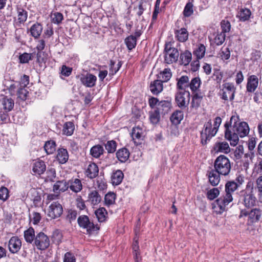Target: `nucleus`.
I'll use <instances>...</instances> for the list:
<instances>
[{"label": "nucleus", "mask_w": 262, "mask_h": 262, "mask_svg": "<svg viewBox=\"0 0 262 262\" xmlns=\"http://www.w3.org/2000/svg\"><path fill=\"white\" fill-rule=\"evenodd\" d=\"M238 187L233 181H228L225 185L226 194L217 199L213 204V209L217 214H222L226 210V206L233 201L232 193Z\"/></svg>", "instance_id": "nucleus-1"}, {"label": "nucleus", "mask_w": 262, "mask_h": 262, "mask_svg": "<svg viewBox=\"0 0 262 262\" xmlns=\"http://www.w3.org/2000/svg\"><path fill=\"white\" fill-rule=\"evenodd\" d=\"M257 203V199L254 194L253 182L249 181L246 184V188L239 193L238 204L250 209L256 206Z\"/></svg>", "instance_id": "nucleus-2"}, {"label": "nucleus", "mask_w": 262, "mask_h": 262, "mask_svg": "<svg viewBox=\"0 0 262 262\" xmlns=\"http://www.w3.org/2000/svg\"><path fill=\"white\" fill-rule=\"evenodd\" d=\"M178 43L171 40L165 44V63L171 64L176 62L180 54L177 48Z\"/></svg>", "instance_id": "nucleus-3"}, {"label": "nucleus", "mask_w": 262, "mask_h": 262, "mask_svg": "<svg viewBox=\"0 0 262 262\" xmlns=\"http://www.w3.org/2000/svg\"><path fill=\"white\" fill-rule=\"evenodd\" d=\"M214 168L221 175L227 176L231 171L230 161L225 156L220 155L216 158L214 161Z\"/></svg>", "instance_id": "nucleus-4"}, {"label": "nucleus", "mask_w": 262, "mask_h": 262, "mask_svg": "<svg viewBox=\"0 0 262 262\" xmlns=\"http://www.w3.org/2000/svg\"><path fill=\"white\" fill-rule=\"evenodd\" d=\"M225 128V138L230 142L231 146H235L237 144L239 138L236 134L235 128L233 123L231 122V119L224 124Z\"/></svg>", "instance_id": "nucleus-5"}, {"label": "nucleus", "mask_w": 262, "mask_h": 262, "mask_svg": "<svg viewBox=\"0 0 262 262\" xmlns=\"http://www.w3.org/2000/svg\"><path fill=\"white\" fill-rule=\"evenodd\" d=\"M231 122L234 123V127L235 128L238 138L239 137H244L249 134V128L248 124L245 122H239L237 116H232L231 117Z\"/></svg>", "instance_id": "nucleus-6"}, {"label": "nucleus", "mask_w": 262, "mask_h": 262, "mask_svg": "<svg viewBox=\"0 0 262 262\" xmlns=\"http://www.w3.org/2000/svg\"><path fill=\"white\" fill-rule=\"evenodd\" d=\"M217 132L212 127L211 120L206 123L204 125V129L201 134L202 143L205 145L210 141L212 137H214Z\"/></svg>", "instance_id": "nucleus-7"}, {"label": "nucleus", "mask_w": 262, "mask_h": 262, "mask_svg": "<svg viewBox=\"0 0 262 262\" xmlns=\"http://www.w3.org/2000/svg\"><path fill=\"white\" fill-rule=\"evenodd\" d=\"M222 93L220 94L222 99L232 101L234 98L236 88L232 83L226 82L222 85Z\"/></svg>", "instance_id": "nucleus-8"}, {"label": "nucleus", "mask_w": 262, "mask_h": 262, "mask_svg": "<svg viewBox=\"0 0 262 262\" xmlns=\"http://www.w3.org/2000/svg\"><path fill=\"white\" fill-rule=\"evenodd\" d=\"M34 244L37 249L44 250L49 247L50 241L46 234L40 232L36 235Z\"/></svg>", "instance_id": "nucleus-9"}, {"label": "nucleus", "mask_w": 262, "mask_h": 262, "mask_svg": "<svg viewBox=\"0 0 262 262\" xmlns=\"http://www.w3.org/2000/svg\"><path fill=\"white\" fill-rule=\"evenodd\" d=\"M78 223L80 227L86 230L89 233L99 230V227L90 222L89 218L86 215H81L78 219Z\"/></svg>", "instance_id": "nucleus-10"}, {"label": "nucleus", "mask_w": 262, "mask_h": 262, "mask_svg": "<svg viewBox=\"0 0 262 262\" xmlns=\"http://www.w3.org/2000/svg\"><path fill=\"white\" fill-rule=\"evenodd\" d=\"M175 100L179 107L181 108L186 107L189 104L190 100L189 92L185 91L178 93L176 95Z\"/></svg>", "instance_id": "nucleus-11"}, {"label": "nucleus", "mask_w": 262, "mask_h": 262, "mask_svg": "<svg viewBox=\"0 0 262 262\" xmlns=\"http://www.w3.org/2000/svg\"><path fill=\"white\" fill-rule=\"evenodd\" d=\"M63 212L61 205L57 202H54L49 206L48 210V215L51 219L59 217Z\"/></svg>", "instance_id": "nucleus-12"}, {"label": "nucleus", "mask_w": 262, "mask_h": 262, "mask_svg": "<svg viewBox=\"0 0 262 262\" xmlns=\"http://www.w3.org/2000/svg\"><path fill=\"white\" fill-rule=\"evenodd\" d=\"M77 77H79L81 83L87 88H92L96 84L97 77L92 74H82L81 76H77Z\"/></svg>", "instance_id": "nucleus-13"}, {"label": "nucleus", "mask_w": 262, "mask_h": 262, "mask_svg": "<svg viewBox=\"0 0 262 262\" xmlns=\"http://www.w3.org/2000/svg\"><path fill=\"white\" fill-rule=\"evenodd\" d=\"M21 247V241L17 236H12L8 242V249L13 254L17 253Z\"/></svg>", "instance_id": "nucleus-14"}, {"label": "nucleus", "mask_w": 262, "mask_h": 262, "mask_svg": "<svg viewBox=\"0 0 262 262\" xmlns=\"http://www.w3.org/2000/svg\"><path fill=\"white\" fill-rule=\"evenodd\" d=\"M164 111V103L161 101L158 104L156 110L150 113V120L152 124H157L160 120V114Z\"/></svg>", "instance_id": "nucleus-15"}, {"label": "nucleus", "mask_w": 262, "mask_h": 262, "mask_svg": "<svg viewBox=\"0 0 262 262\" xmlns=\"http://www.w3.org/2000/svg\"><path fill=\"white\" fill-rule=\"evenodd\" d=\"M143 134V129L139 126L133 128L131 136L136 144L138 145L141 143V141H142L144 138Z\"/></svg>", "instance_id": "nucleus-16"}, {"label": "nucleus", "mask_w": 262, "mask_h": 262, "mask_svg": "<svg viewBox=\"0 0 262 262\" xmlns=\"http://www.w3.org/2000/svg\"><path fill=\"white\" fill-rule=\"evenodd\" d=\"M46 170V165L43 161L38 160L33 163L32 171L34 174L40 175L44 173Z\"/></svg>", "instance_id": "nucleus-17"}, {"label": "nucleus", "mask_w": 262, "mask_h": 262, "mask_svg": "<svg viewBox=\"0 0 262 262\" xmlns=\"http://www.w3.org/2000/svg\"><path fill=\"white\" fill-rule=\"evenodd\" d=\"M213 149L215 152L228 154L230 151L229 145L226 141L216 142L214 145Z\"/></svg>", "instance_id": "nucleus-18"}, {"label": "nucleus", "mask_w": 262, "mask_h": 262, "mask_svg": "<svg viewBox=\"0 0 262 262\" xmlns=\"http://www.w3.org/2000/svg\"><path fill=\"white\" fill-rule=\"evenodd\" d=\"M258 79L255 75H251L248 78L246 85L247 90L249 92H254L258 86Z\"/></svg>", "instance_id": "nucleus-19"}, {"label": "nucleus", "mask_w": 262, "mask_h": 262, "mask_svg": "<svg viewBox=\"0 0 262 262\" xmlns=\"http://www.w3.org/2000/svg\"><path fill=\"white\" fill-rule=\"evenodd\" d=\"M247 215H249L250 218L252 219L253 221H258L261 216L260 210L259 209L257 208L251 209L250 212L242 210L241 212L239 217L247 216Z\"/></svg>", "instance_id": "nucleus-20"}, {"label": "nucleus", "mask_w": 262, "mask_h": 262, "mask_svg": "<svg viewBox=\"0 0 262 262\" xmlns=\"http://www.w3.org/2000/svg\"><path fill=\"white\" fill-rule=\"evenodd\" d=\"M220 173L215 169L208 172V177L210 184L212 186H216L220 181Z\"/></svg>", "instance_id": "nucleus-21"}, {"label": "nucleus", "mask_w": 262, "mask_h": 262, "mask_svg": "<svg viewBox=\"0 0 262 262\" xmlns=\"http://www.w3.org/2000/svg\"><path fill=\"white\" fill-rule=\"evenodd\" d=\"M69 188L72 191L78 193L82 189V184L80 180L74 179L69 181Z\"/></svg>", "instance_id": "nucleus-22"}, {"label": "nucleus", "mask_w": 262, "mask_h": 262, "mask_svg": "<svg viewBox=\"0 0 262 262\" xmlns=\"http://www.w3.org/2000/svg\"><path fill=\"white\" fill-rule=\"evenodd\" d=\"M101 201V197L98 192L96 190L91 191L88 195V202L92 205H98Z\"/></svg>", "instance_id": "nucleus-23"}, {"label": "nucleus", "mask_w": 262, "mask_h": 262, "mask_svg": "<svg viewBox=\"0 0 262 262\" xmlns=\"http://www.w3.org/2000/svg\"><path fill=\"white\" fill-rule=\"evenodd\" d=\"M69 188V181L63 180L58 181L53 186V191L55 192H64Z\"/></svg>", "instance_id": "nucleus-24"}, {"label": "nucleus", "mask_w": 262, "mask_h": 262, "mask_svg": "<svg viewBox=\"0 0 262 262\" xmlns=\"http://www.w3.org/2000/svg\"><path fill=\"white\" fill-rule=\"evenodd\" d=\"M90 155L94 158H99L104 152L103 147L97 144L93 146L90 149Z\"/></svg>", "instance_id": "nucleus-25"}, {"label": "nucleus", "mask_w": 262, "mask_h": 262, "mask_svg": "<svg viewBox=\"0 0 262 262\" xmlns=\"http://www.w3.org/2000/svg\"><path fill=\"white\" fill-rule=\"evenodd\" d=\"M99 169L97 165L92 163L89 164L86 170V175L90 179H93L96 177L98 174Z\"/></svg>", "instance_id": "nucleus-26"}, {"label": "nucleus", "mask_w": 262, "mask_h": 262, "mask_svg": "<svg viewBox=\"0 0 262 262\" xmlns=\"http://www.w3.org/2000/svg\"><path fill=\"white\" fill-rule=\"evenodd\" d=\"M163 90V81L156 80L150 83V90L153 94H158Z\"/></svg>", "instance_id": "nucleus-27"}, {"label": "nucleus", "mask_w": 262, "mask_h": 262, "mask_svg": "<svg viewBox=\"0 0 262 262\" xmlns=\"http://www.w3.org/2000/svg\"><path fill=\"white\" fill-rule=\"evenodd\" d=\"M116 157L121 162H126L129 157V152L126 148H122L116 152Z\"/></svg>", "instance_id": "nucleus-28"}, {"label": "nucleus", "mask_w": 262, "mask_h": 262, "mask_svg": "<svg viewBox=\"0 0 262 262\" xmlns=\"http://www.w3.org/2000/svg\"><path fill=\"white\" fill-rule=\"evenodd\" d=\"M174 33L177 39L180 42H184L188 39V33L184 28L176 30Z\"/></svg>", "instance_id": "nucleus-29"}, {"label": "nucleus", "mask_w": 262, "mask_h": 262, "mask_svg": "<svg viewBox=\"0 0 262 262\" xmlns=\"http://www.w3.org/2000/svg\"><path fill=\"white\" fill-rule=\"evenodd\" d=\"M184 114L181 111L174 112L170 116V119L172 124L178 125L183 119Z\"/></svg>", "instance_id": "nucleus-30"}, {"label": "nucleus", "mask_w": 262, "mask_h": 262, "mask_svg": "<svg viewBox=\"0 0 262 262\" xmlns=\"http://www.w3.org/2000/svg\"><path fill=\"white\" fill-rule=\"evenodd\" d=\"M179 56L181 64L185 66L188 65L192 59V54L191 52L187 50L182 53H181Z\"/></svg>", "instance_id": "nucleus-31"}, {"label": "nucleus", "mask_w": 262, "mask_h": 262, "mask_svg": "<svg viewBox=\"0 0 262 262\" xmlns=\"http://www.w3.org/2000/svg\"><path fill=\"white\" fill-rule=\"evenodd\" d=\"M123 173L120 170H117L112 173L111 180L113 185H118L120 184L123 178Z\"/></svg>", "instance_id": "nucleus-32"}, {"label": "nucleus", "mask_w": 262, "mask_h": 262, "mask_svg": "<svg viewBox=\"0 0 262 262\" xmlns=\"http://www.w3.org/2000/svg\"><path fill=\"white\" fill-rule=\"evenodd\" d=\"M56 158L60 163H65L69 159L67 150L64 148H59L57 151Z\"/></svg>", "instance_id": "nucleus-33"}, {"label": "nucleus", "mask_w": 262, "mask_h": 262, "mask_svg": "<svg viewBox=\"0 0 262 262\" xmlns=\"http://www.w3.org/2000/svg\"><path fill=\"white\" fill-rule=\"evenodd\" d=\"M31 35L35 38H38L41 34L42 31V26L36 23L31 26L30 29Z\"/></svg>", "instance_id": "nucleus-34"}, {"label": "nucleus", "mask_w": 262, "mask_h": 262, "mask_svg": "<svg viewBox=\"0 0 262 262\" xmlns=\"http://www.w3.org/2000/svg\"><path fill=\"white\" fill-rule=\"evenodd\" d=\"M189 77L187 76H182L178 80L177 88L180 90H185L189 87Z\"/></svg>", "instance_id": "nucleus-35"}, {"label": "nucleus", "mask_w": 262, "mask_h": 262, "mask_svg": "<svg viewBox=\"0 0 262 262\" xmlns=\"http://www.w3.org/2000/svg\"><path fill=\"white\" fill-rule=\"evenodd\" d=\"M35 236L34 230L32 227H30L24 231V238L25 241L28 243L31 244L33 242H34Z\"/></svg>", "instance_id": "nucleus-36"}, {"label": "nucleus", "mask_w": 262, "mask_h": 262, "mask_svg": "<svg viewBox=\"0 0 262 262\" xmlns=\"http://www.w3.org/2000/svg\"><path fill=\"white\" fill-rule=\"evenodd\" d=\"M74 129V123L71 121L67 122L63 125L62 133L66 136H71L73 134Z\"/></svg>", "instance_id": "nucleus-37"}, {"label": "nucleus", "mask_w": 262, "mask_h": 262, "mask_svg": "<svg viewBox=\"0 0 262 262\" xmlns=\"http://www.w3.org/2000/svg\"><path fill=\"white\" fill-rule=\"evenodd\" d=\"M27 197L35 203H37L40 200V196L37 190L34 188H31L29 190L27 193Z\"/></svg>", "instance_id": "nucleus-38"}, {"label": "nucleus", "mask_w": 262, "mask_h": 262, "mask_svg": "<svg viewBox=\"0 0 262 262\" xmlns=\"http://www.w3.org/2000/svg\"><path fill=\"white\" fill-rule=\"evenodd\" d=\"M17 20L19 23H23L27 20L28 17L27 12L23 8L17 6Z\"/></svg>", "instance_id": "nucleus-39"}, {"label": "nucleus", "mask_w": 262, "mask_h": 262, "mask_svg": "<svg viewBox=\"0 0 262 262\" xmlns=\"http://www.w3.org/2000/svg\"><path fill=\"white\" fill-rule=\"evenodd\" d=\"M95 214L99 222H103L106 219L107 212L104 207H101L95 211Z\"/></svg>", "instance_id": "nucleus-40"}, {"label": "nucleus", "mask_w": 262, "mask_h": 262, "mask_svg": "<svg viewBox=\"0 0 262 262\" xmlns=\"http://www.w3.org/2000/svg\"><path fill=\"white\" fill-rule=\"evenodd\" d=\"M205 52V46L203 44L200 43L198 45L196 49L193 51V54L196 56L198 59H200L204 57Z\"/></svg>", "instance_id": "nucleus-41"}, {"label": "nucleus", "mask_w": 262, "mask_h": 262, "mask_svg": "<svg viewBox=\"0 0 262 262\" xmlns=\"http://www.w3.org/2000/svg\"><path fill=\"white\" fill-rule=\"evenodd\" d=\"M2 104L3 108L6 112L11 111L14 107V101L11 98L4 97L3 99Z\"/></svg>", "instance_id": "nucleus-42"}, {"label": "nucleus", "mask_w": 262, "mask_h": 262, "mask_svg": "<svg viewBox=\"0 0 262 262\" xmlns=\"http://www.w3.org/2000/svg\"><path fill=\"white\" fill-rule=\"evenodd\" d=\"M44 149L47 154H52L56 150V143L53 140L47 141L44 145Z\"/></svg>", "instance_id": "nucleus-43"}, {"label": "nucleus", "mask_w": 262, "mask_h": 262, "mask_svg": "<svg viewBox=\"0 0 262 262\" xmlns=\"http://www.w3.org/2000/svg\"><path fill=\"white\" fill-rule=\"evenodd\" d=\"M251 14L249 9H242L238 13L237 17L241 21H245L249 19Z\"/></svg>", "instance_id": "nucleus-44"}, {"label": "nucleus", "mask_w": 262, "mask_h": 262, "mask_svg": "<svg viewBox=\"0 0 262 262\" xmlns=\"http://www.w3.org/2000/svg\"><path fill=\"white\" fill-rule=\"evenodd\" d=\"M201 81L199 77H195L192 79L189 83V87L192 92H196L200 87Z\"/></svg>", "instance_id": "nucleus-45"}, {"label": "nucleus", "mask_w": 262, "mask_h": 262, "mask_svg": "<svg viewBox=\"0 0 262 262\" xmlns=\"http://www.w3.org/2000/svg\"><path fill=\"white\" fill-rule=\"evenodd\" d=\"M125 43L129 50L134 49L137 44L136 37L133 35H130L125 39Z\"/></svg>", "instance_id": "nucleus-46"}, {"label": "nucleus", "mask_w": 262, "mask_h": 262, "mask_svg": "<svg viewBox=\"0 0 262 262\" xmlns=\"http://www.w3.org/2000/svg\"><path fill=\"white\" fill-rule=\"evenodd\" d=\"M136 239V238H135ZM133 249L134 252V257L135 260V262H139L141 257H140V254L138 252V250L139 249V247L138 246V242L136 239H135V241L133 245Z\"/></svg>", "instance_id": "nucleus-47"}, {"label": "nucleus", "mask_w": 262, "mask_h": 262, "mask_svg": "<svg viewBox=\"0 0 262 262\" xmlns=\"http://www.w3.org/2000/svg\"><path fill=\"white\" fill-rule=\"evenodd\" d=\"M202 98L201 95L198 93L195 94L192 99L191 107L198 108L200 105Z\"/></svg>", "instance_id": "nucleus-48"}, {"label": "nucleus", "mask_w": 262, "mask_h": 262, "mask_svg": "<svg viewBox=\"0 0 262 262\" xmlns=\"http://www.w3.org/2000/svg\"><path fill=\"white\" fill-rule=\"evenodd\" d=\"M116 199V195L113 192L107 193L104 198L105 204L106 205H111L115 203Z\"/></svg>", "instance_id": "nucleus-49"}, {"label": "nucleus", "mask_w": 262, "mask_h": 262, "mask_svg": "<svg viewBox=\"0 0 262 262\" xmlns=\"http://www.w3.org/2000/svg\"><path fill=\"white\" fill-rule=\"evenodd\" d=\"M219 54L222 60H228L230 57V51L227 47H222Z\"/></svg>", "instance_id": "nucleus-50"}, {"label": "nucleus", "mask_w": 262, "mask_h": 262, "mask_svg": "<svg viewBox=\"0 0 262 262\" xmlns=\"http://www.w3.org/2000/svg\"><path fill=\"white\" fill-rule=\"evenodd\" d=\"M117 143L114 140L108 141L105 144V147L108 153H113L116 151Z\"/></svg>", "instance_id": "nucleus-51"}, {"label": "nucleus", "mask_w": 262, "mask_h": 262, "mask_svg": "<svg viewBox=\"0 0 262 262\" xmlns=\"http://www.w3.org/2000/svg\"><path fill=\"white\" fill-rule=\"evenodd\" d=\"M226 35L224 32H220L217 33L214 38V43L217 46H220L222 45L225 41Z\"/></svg>", "instance_id": "nucleus-52"}, {"label": "nucleus", "mask_w": 262, "mask_h": 262, "mask_svg": "<svg viewBox=\"0 0 262 262\" xmlns=\"http://www.w3.org/2000/svg\"><path fill=\"white\" fill-rule=\"evenodd\" d=\"M33 58V54H29L27 53H24L19 56L20 62L21 63H28L29 60H32Z\"/></svg>", "instance_id": "nucleus-53"}, {"label": "nucleus", "mask_w": 262, "mask_h": 262, "mask_svg": "<svg viewBox=\"0 0 262 262\" xmlns=\"http://www.w3.org/2000/svg\"><path fill=\"white\" fill-rule=\"evenodd\" d=\"M28 94V91L25 89V87H20L17 93V97L21 100H25Z\"/></svg>", "instance_id": "nucleus-54"}, {"label": "nucleus", "mask_w": 262, "mask_h": 262, "mask_svg": "<svg viewBox=\"0 0 262 262\" xmlns=\"http://www.w3.org/2000/svg\"><path fill=\"white\" fill-rule=\"evenodd\" d=\"M193 12V4L192 3L188 2V3H187L184 8V10L183 11V14L186 17H189L190 15H191Z\"/></svg>", "instance_id": "nucleus-55"}, {"label": "nucleus", "mask_w": 262, "mask_h": 262, "mask_svg": "<svg viewBox=\"0 0 262 262\" xmlns=\"http://www.w3.org/2000/svg\"><path fill=\"white\" fill-rule=\"evenodd\" d=\"M220 193L219 190L216 188H214L207 192V195L208 199L212 200L216 198Z\"/></svg>", "instance_id": "nucleus-56"}, {"label": "nucleus", "mask_w": 262, "mask_h": 262, "mask_svg": "<svg viewBox=\"0 0 262 262\" xmlns=\"http://www.w3.org/2000/svg\"><path fill=\"white\" fill-rule=\"evenodd\" d=\"M221 27L222 30L221 32H224V34L230 31L231 24L227 20H223L221 23Z\"/></svg>", "instance_id": "nucleus-57"}, {"label": "nucleus", "mask_w": 262, "mask_h": 262, "mask_svg": "<svg viewBox=\"0 0 262 262\" xmlns=\"http://www.w3.org/2000/svg\"><path fill=\"white\" fill-rule=\"evenodd\" d=\"M9 198V190L6 187L2 186L0 188V200L5 201Z\"/></svg>", "instance_id": "nucleus-58"}, {"label": "nucleus", "mask_w": 262, "mask_h": 262, "mask_svg": "<svg viewBox=\"0 0 262 262\" xmlns=\"http://www.w3.org/2000/svg\"><path fill=\"white\" fill-rule=\"evenodd\" d=\"M63 15L59 12H55L52 15V22L54 24H59L63 20Z\"/></svg>", "instance_id": "nucleus-59"}, {"label": "nucleus", "mask_w": 262, "mask_h": 262, "mask_svg": "<svg viewBox=\"0 0 262 262\" xmlns=\"http://www.w3.org/2000/svg\"><path fill=\"white\" fill-rule=\"evenodd\" d=\"M244 155V148L243 146L237 147L234 152V157L236 160L241 159Z\"/></svg>", "instance_id": "nucleus-60"}, {"label": "nucleus", "mask_w": 262, "mask_h": 262, "mask_svg": "<svg viewBox=\"0 0 262 262\" xmlns=\"http://www.w3.org/2000/svg\"><path fill=\"white\" fill-rule=\"evenodd\" d=\"M161 3V0H157L155 6V9L153 12L152 19L153 20H155L157 18V16L158 14L159 13L161 9L160 8V4Z\"/></svg>", "instance_id": "nucleus-61"}, {"label": "nucleus", "mask_w": 262, "mask_h": 262, "mask_svg": "<svg viewBox=\"0 0 262 262\" xmlns=\"http://www.w3.org/2000/svg\"><path fill=\"white\" fill-rule=\"evenodd\" d=\"M63 262H76V258L73 253L68 252L64 254Z\"/></svg>", "instance_id": "nucleus-62"}, {"label": "nucleus", "mask_w": 262, "mask_h": 262, "mask_svg": "<svg viewBox=\"0 0 262 262\" xmlns=\"http://www.w3.org/2000/svg\"><path fill=\"white\" fill-rule=\"evenodd\" d=\"M122 66L121 61H119L116 66L115 65V63L113 61H111V68L110 71L112 74H116L117 72L119 70Z\"/></svg>", "instance_id": "nucleus-63"}, {"label": "nucleus", "mask_w": 262, "mask_h": 262, "mask_svg": "<svg viewBox=\"0 0 262 262\" xmlns=\"http://www.w3.org/2000/svg\"><path fill=\"white\" fill-rule=\"evenodd\" d=\"M77 207L79 208L80 210H83L85 208L86 206L85 205L84 201L83 200L81 196H78L76 199Z\"/></svg>", "instance_id": "nucleus-64"}]
</instances>
